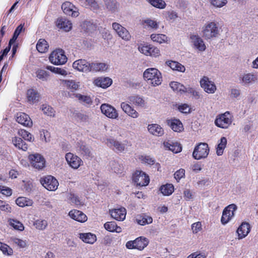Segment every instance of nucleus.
Here are the masks:
<instances>
[{
  "instance_id": "1a4fd4ad",
  "label": "nucleus",
  "mask_w": 258,
  "mask_h": 258,
  "mask_svg": "<svg viewBox=\"0 0 258 258\" xmlns=\"http://www.w3.org/2000/svg\"><path fill=\"white\" fill-rule=\"evenodd\" d=\"M133 180L137 184L141 186H146L149 184V176L144 172L137 170L133 175Z\"/></svg>"
},
{
  "instance_id": "423d86ee",
  "label": "nucleus",
  "mask_w": 258,
  "mask_h": 258,
  "mask_svg": "<svg viewBox=\"0 0 258 258\" xmlns=\"http://www.w3.org/2000/svg\"><path fill=\"white\" fill-rule=\"evenodd\" d=\"M40 181L41 184L47 190L50 191L55 190L58 187L57 180L52 176L48 175L41 178Z\"/></svg>"
},
{
  "instance_id": "473e14b6",
  "label": "nucleus",
  "mask_w": 258,
  "mask_h": 258,
  "mask_svg": "<svg viewBox=\"0 0 258 258\" xmlns=\"http://www.w3.org/2000/svg\"><path fill=\"white\" fill-rule=\"evenodd\" d=\"M138 224L141 225H145L152 223L153 219L147 215L142 214L138 215L136 219Z\"/></svg>"
},
{
  "instance_id": "6e6d98bb",
  "label": "nucleus",
  "mask_w": 258,
  "mask_h": 258,
  "mask_svg": "<svg viewBox=\"0 0 258 258\" xmlns=\"http://www.w3.org/2000/svg\"><path fill=\"white\" fill-rule=\"evenodd\" d=\"M0 250L4 254L11 255L13 253V250L7 244L0 242Z\"/></svg>"
},
{
  "instance_id": "09e8293b",
  "label": "nucleus",
  "mask_w": 258,
  "mask_h": 258,
  "mask_svg": "<svg viewBox=\"0 0 258 258\" xmlns=\"http://www.w3.org/2000/svg\"><path fill=\"white\" fill-rule=\"evenodd\" d=\"M170 86L173 91L180 92V93H183V92L186 91L185 90V87L177 82H171Z\"/></svg>"
},
{
  "instance_id": "0e129e2a",
  "label": "nucleus",
  "mask_w": 258,
  "mask_h": 258,
  "mask_svg": "<svg viewBox=\"0 0 258 258\" xmlns=\"http://www.w3.org/2000/svg\"><path fill=\"white\" fill-rule=\"evenodd\" d=\"M70 202L77 206L82 205V202L80 201L79 198L74 194H70L69 198Z\"/></svg>"
},
{
  "instance_id": "7c9ffc66",
  "label": "nucleus",
  "mask_w": 258,
  "mask_h": 258,
  "mask_svg": "<svg viewBox=\"0 0 258 258\" xmlns=\"http://www.w3.org/2000/svg\"><path fill=\"white\" fill-rule=\"evenodd\" d=\"M128 100L130 103L134 104L136 106L141 107H145L146 106V102L144 98L139 95L130 96Z\"/></svg>"
},
{
  "instance_id": "4d7b16f0",
  "label": "nucleus",
  "mask_w": 258,
  "mask_h": 258,
  "mask_svg": "<svg viewBox=\"0 0 258 258\" xmlns=\"http://www.w3.org/2000/svg\"><path fill=\"white\" fill-rule=\"evenodd\" d=\"M142 24L145 27H148L154 29H156L158 27V24L156 21L150 19L143 20Z\"/></svg>"
},
{
  "instance_id": "bb28decb",
  "label": "nucleus",
  "mask_w": 258,
  "mask_h": 258,
  "mask_svg": "<svg viewBox=\"0 0 258 258\" xmlns=\"http://www.w3.org/2000/svg\"><path fill=\"white\" fill-rule=\"evenodd\" d=\"M108 66L104 62H93L90 63V72H104L107 70Z\"/></svg>"
},
{
  "instance_id": "b1692460",
  "label": "nucleus",
  "mask_w": 258,
  "mask_h": 258,
  "mask_svg": "<svg viewBox=\"0 0 258 258\" xmlns=\"http://www.w3.org/2000/svg\"><path fill=\"white\" fill-rule=\"evenodd\" d=\"M167 123L174 132H181L183 131L184 128L182 123L179 119H168L167 120Z\"/></svg>"
},
{
  "instance_id": "de8ad7c7",
  "label": "nucleus",
  "mask_w": 258,
  "mask_h": 258,
  "mask_svg": "<svg viewBox=\"0 0 258 258\" xmlns=\"http://www.w3.org/2000/svg\"><path fill=\"white\" fill-rule=\"evenodd\" d=\"M36 77L42 81H47L49 77V73L41 69H38L36 72Z\"/></svg>"
},
{
  "instance_id": "864d4df0",
  "label": "nucleus",
  "mask_w": 258,
  "mask_h": 258,
  "mask_svg": "<svg viewBox=\"0 0 258 258\" xmlns=\"http://www.w3.org/2000/svg\"><path fill=\"white\" fill-rule=\"evenodd\" d=\"M18 135L22 137L25 140L32 142L34 140V138L29 132L25 130H20L18 131Z\"/></svg>"
},
{
  "instance_id": "393cba45",
  "label": "nucleus",
  "mask_w": 258,
  "mask_h": 258,
  "mask_svg": "<svg viewBox=\"0 0 258 258\" xmlns=\"http://www.w3.org/2000/svg\"><path fill=\"white\" fill-rule=\"evenodd\" d=\"M120 107L122 110L128 116L136 118L139 116L138 112L128 104L122 102L120 104Z\"/></svg>"
},
{
  "instance_id": "f03ea898",
  "label": "nucleus",
  "mask_w": 258,
  "mask_h": 258,
  "mask_svg": "<svg viewBox=\"0 0 258 258\" xmlns=\"http://www.w3.org/2000/svg\"><path fill=\"white\" fill-rule=\"evenodd\" d=\"M232 122V116L229 112L227 111L217 116L215 120V124L219 127L227 128L231 124Z\"/></svg>"
},
{
  "instance_id": "c9c22d12",
  "label": "nucleus",
  "mask_w": 258,
  "mask_h": 258,
  "mask_svg": "<svg viewBox=\"0 0 258 258\" xmlns=\"http://www.w3.org/2000/svg\"><path fill=\"white\" fill-rule=\"evenodd\" d=\"M75 96L78 98L79 102L82 103L84 105L90 106L93 103L92 99L89 96L76 94H75Z\"/></svg>"
},
{
  "instance_id": "e2e57ef3",
  "label": "nucleus",
  "mask_w": 258,
  "mask_h": 258,
  "mask_svg": "<svg viewBox=\"0 0 258 258\" xmlns=\"http://www.w3.org/2000/svg\"><path fill=\"white\" fill-rule=\"evenodd\" d=\"M210 4L215 7L221 8L227 4V0H209Z\"/></svg>"
},
{
  "instance_id": "79ce46f5",
  "label": "nucleus",
  "mask_w": 258,
  "mask_h": 258,
  "mask_svg": "<svg viewBox=\"0 0 258 258\" xmlns=\"http://www.w3.org/2000/svg\"><path fill=\"white\" fill-rule=\"evenodd\" d=\"M61 81L68 89L77 90L80 87L79 82H77L74 80H62Z\"/></svg>"
},
{
  "instance_id": "6ab92c4d",
  "label": "nucleus",
  "mask_w": 258,
  "mask_h": 258,
  "mask_svg": "<svg viewBox=\"0 0 258 258\" xmlns=\"http://www.w3.org/2000/svg\"><path fill=\"white\" fill-rule=\"evenodd\" d=\"M90 63L85 59H80L73 62V67L80 72H90Z\"/></svg>"
},
{
  "instance_id": "dca6fc26",
  "label": "nucleus",
  "mask_w": 258,
  "mask_h": 258,
  "mask_svg": "<svg viewBox=\"0 0 258 258\" xmlns=\"http://www.w3.org/2000/svg\"><path fill=\"white\" fill-rule=\"evenodd\" d=\"M190 40L191 45L195 48L200 51H205L206 46L203 39L198 35L193 34L190 36Z\"/></svg>"
},
{
  "instance_id": "8fccbe9b",
  "label": "nucleus",
  "mask_w": 258,
  "mask_h": 258,
  "mask_svg": "<svg viewBox=\"0 0 258 258\" xmlns=\"http://www.w3.org/2000/svg\"><path fill=\"white\" fill-rule=\"evenodd\" d=\"M46 69L50 71L52 73L62 75L63 76H66L68 75L67 72L63 69H61L60 68L54 67L51 66H47L46 67Z\"/></svg>"
},
{
  "instance_id": "052dcab7",
  "label": "nucleus",
  "mask_w": 258,
  "mask_h": 258,
  "mask_svg": "<svg viewBox=\"0 0 258 258\" xmlns=\"http://www.w3.org/2000/svg\"><path fill=\"white\" fill-rule=\"evenodd\" d=\"M47 222L45 220H37L34 223V225L39 230H44L47 226Z\"/></svg>"
},
{
  "instance_id": "20e7f679",
  "label": "nucleus",
  "mask_w": 258,
  "mask_h": 258,
  "mask_svg": "<svg viewBox=\"0 0 258 258\" xmlns=\"http://www.w3.org/2000/svg\"><path fill=\"white\" fill-rule=\"evenodd\" d=\"M209 153L208 145L205 143H201L195 147L192 156L196 160H200L206 158Z\"/></svg>"
},
{
  "instance_id": "e433bc0d",
  "label": "nucleus",
  "mask_w": 258,
  "mask_h": 258,
  "mask_svg": "<svg viewBox=\"0 0 258 258\" xmlns=\"http://www.w3.org/2000/svg\"><path fill=\"white\" fill-rule=\"evenodd\" d=\"M28 101L30 103H35L39 100V95L37 91L34 89H29L27 93Z\"/></svg>"
},
{
  "instance_id": "7ed1b4c3",
  "label": "nucleus",
  "mask_w": 258,
  "mask_h": 258,
  "mask_svg": "<svg viewBox=\"0 0 258 258\" xmlns=\"http://www.w3.org/2000/svg\"><path fill=\"white\" fill-rule=\"evenodd\" d=\"M49 59L53 64L61 65L67 62V57L62 49H57L50 54Z\"/></svg>"
},
{
  "instance_id": "c756f323",
  "label": "nucleus",
  "mask_w": 258,
  "mask_h": 258,
  "mask_svg": "<svg viewBox=\"0 0 258 258\" xmlns=\"http://www.w3.org/2000/svg\"><path fill=\"white\" fill-rule=\"evenodd\" d=\"M250 231V226L247 223H243L238 227L237 230V233L238 236V239L244 238Z\"/></svg>"
},
{
  "instance_id": "ea45409f",
  "label": "nucleus",
  "mask_w": 258,
  "mask_h": 258,
  "mask_svg": "<svg viewBox=\"0 0 258 258\" xmlns=\"http://www.w3.org/2000/svg\"><path fill=\"white\" fill-rule=\"evenodd\" d=\"M219 30L217 23L214 22H208L203 27V32H218Z\"/></svg>"
},
{
  "instance_id": "412c9836",
  "label": "nucleus",
  "mask_w": 258,
  "mask_h": 258,
  "mask_svg": "<svg viewBox=\"0 0 258 258\" xmlns=\"http://www.w3.org/2000/svg\"><path fill=\"white\" fill-rule=\"evenodd\" d=\"M109 213L113 219L118 221H123L125 218L126 211L125 208H120L110 210Z\"/></svg>"
},
{
  "instance_id": "774afa93",
  "label": "nucleus",
  "mask_w": 258,
  "mask_h": 258,
  "mask_svg": "<svg viewBox=\"0 0 258 258\" xmlns=\"http://www.w3.org/2000/svg\"><path fill=\"white\" fill-rule=\"evenodd\" d=\"M140 159L145 164L153 165L155 163V160L149 156H142Z\"/></svg>"
},
{
  "instance_id": "6e6552de",
  "label": "nucleus",
  "mask_w": 258,
  "mask_h": 258,
  "mask_svg": "<svg viewBox=\"0 0 258 258\" xmlns=\"http://www.w3.org/2000/svg\"><path fill=\"white\" fill-rule=\"evenodd\" d=\"M139 51L147 56L157 57L160 55L159 49L151 45L141 44L138 47Z\"/></svg>"
},
{
  "instance_id": "c85d7f7f",
  "label": "nucleus",
  "mask_w": 258,
  "mask_h": 258,
  "mask_svg": "<svg viewBox=\"0 0 258 258\" xmlns=\"http://www.w3.org/2000/svg\"><path fill=\"white\" fill-rule=\"evenodd\" d=\"M149 133L154 136L160 137L164 134V130L158 124H151L148 126Z\"/></svg>"
},
{
  "instance_id": "ddd939ff",
  "label": "nucleus",
  "mask_w": 258,
  "mask_h": 258,
  "mask_svg": "<svg viewBox=\"0 0 258 258\" xmlns=\"http://www.w3.org/2000/svg\"><path fill=\"white\" fill-rule=\"evenodd\" d=\"M101 112L106 116L111 119H116L118 116L116 109L108 104H103L100 106Z\"/></svg>"
},
{
  "instance_id": "a211bd4d",
  "label": "nucleus",
  "mask_w": 258,
  "mask_h": 258,
  "mask_svg": "<svg viewBox=\"0 0 258 258\" xmlns=\"http://www.w3.org/2000/svg\"><path fill=\"white\" fill-rule=\"evenodd\" d=\"M61 9L63 13L73 17H76L79 15V12L77 8H76L72 3L69 2H66L62 4Z\"/></svg>"
},
{
  "instance_id": "603ef678",
  "label": "nucleus",
  "mask_w": 258,
  "mask_h": 258,
  "mask_svg": "<svg viewBox=\"0 0 258 258\" xmlns=\"http://www.w3.org/2000/svg\"><path fill=\"white\" fill-rule=\"evenodd\" d=\"M11 241L19 247L24 248L27 247V242L26 240H23L17 237H12Z\"/></svg>"
},
{
  "instance_id": "cd10ccee",
  "label": "nucleus",
  "mask_w": 258,
  "mask_h": 258,
  "mask_svg": "<svg viewBox=\"0 0 258 258\" xmlns=\"http://www.w3.org/2000/svg\"><path fill=\"white\" fill-rule=\"evenodd\" d=\"M112 83V80L108 77L98 78L94 81V84L95 85L103 88H106L108 87L111 85Z\"/></svg>"
},
{
  "instance_id": "c03bdc74",
  "label": "nucleus",
  "mask_w": 258,
  "mask_h": 258,
  "mask_svg": "<svg viewBox=\"0 0 258 258\" xmlns=\"http://www.w3.org/2000/svg\"><path fill=\"white\" fill-rule=\"evenodd\" d=\"M9 225L14 228L15 230L22 231L24 230V226L20 221L14 219H10L8 220Z\"/></svg>"
},
{
  "instance_id": "58836bf2",
  "label": "nucleus",
  "mask_w": 258,
  "mask_h": 258,
  "mask_svg": "<svg viewBox=\"0 0 258 258\" xmlns=\"http://www.w3.org/2000/svg\"><path fill=\"white\" fill-rule=\"evenodd\" d=\"M80 238L85 242L93 244L96 240L95 235L91 233H81Z\"/></svg>"
},
{
  "instance_id": "49530a36",
  "label": "nucleus",
  "mask_w": 258,
  "mask_h": 258,
  "mask_svg": "<svg viewBox=\"0 0 258 258\" xmlns=\"http://www.w3.org/2000/svg\"><path fill=\"white\" fill-rule=\"evenodd\" d=\"M160 190L164 196H169L174 191V186L171 184H166L161 186Z\"/></svg>"
},
{
  "instance_id": "680f3d73",
  "label": "nucleus",
  "mask_w": 258,
  "mask_h": 258,
  "mask_svg": "<svg viewBox=\"0 0 258 258\" xmlns=\"http://www.w3.org/2000/svg\"><path fill=\"white\" fill-rule=\"evenodd\" d=\"M112 29L115 32H128L125 28L121 26L118 23H113L112 25Z\"/></svg>"
},
{
  "instance_id": "13d9d810",
  "label": "nucleus",
  "mask_w": 258,
  "mask_h": 258,
  "mask_svg": "<svg viewBox=\"0 0 258 258\" xmlns=\"http://www.w3.org/2000/svg\"><path fill=\"white\" fill-rule=\"evenodd\" d=\"M148 2L154 7L159 9H164L166 6V3L162 0H148Z\"/></svg>"
},
{
  "instance_id": "69168bd1",
  "label": "nucleus",
  "mask_w": 258,
  "mask_h": 258,
  "mask_svg": "<svg viewBox=\"0 0 258 258\" xmlns=\"http://www.w3.org/2000/svg\"><path fill=\"white\" fill-rule=\"evenodd\" d=\"M185 90L186 91L185 92H183V93L187 92L189 94H191L193 96H194L196 98V99H199L201 97L200 93L191 87H185Z\"/></svg>"
},
{
  "instance_id": "3c124183",
  "label": "nucleus",
  "mask_w": 258,
  "mask_h": 258,
  "mask_svg": "<svg viewBox=\"0 0 258 258\" xmlns=\"http://www.w3.org/2000/svg\"><path fill=\"white\" fill-rule=\"evenodd\" d=\"M111 169L116 173H120L123 169V167L122 165L120 164L118 162L112 161L110 163Z\"/></svg>"
},
{
  "instance_id": "37998d69",
  "label": "nucleus",
  "mask_w": 258,
  "mask_h": 258,
  "mask_svg": "<svg viewBox=\"0 0 258 258\" xmlns=\"http://www.w3.org/2000/svg\"><path fill=\"white\" fill-rule=\"evenodd\" d=\"M227 142V139L225 137H223L221 138L216 149V153L218 156H221L223 154L224 150L226 147Z\"/></svg>"
},
{
  "instance_id": "0eeeda50",
  "label": "nucleus",
  "mask_w": 258,
  "mask_h": 258,
  "mask_svg": "<svg viewBox=\"0 0 258 258\" xmlns=\"http://www.w3.org/2000/svg\"><path fill=\"white\" fill-rule=\"evenodd\" d=\"M237 206L235 204H231L226 207L223 211L221 221L225 225L228 223L234 216Z\"/></svg>"
},
{
  "instance_id": "5fc2aeb1",
  "label": "nucleus",
  "mask_w": 258,
  "mask_h": 258,
  "mask_svg": "<svg viewBox=\"0 0 258 258\" xmlns=\"http://www.w3.org/2000/svg\"><path fill=\"white\" fill-rule=\"evenodd\" d=\"M41 110L44 114L49 116H54L55 111L51 106L47 104H43L41 107Z\"/></svg>"
},
{
  "instance_id": "a878e982",
  "label": "nucleus",
  "mask_w": 258,
  "mask_h": 258,
  "mask_svg": "<svg viewBox=\"0 0 258 258\" xmlns=\"http://www.w3.org/2000/svg\"><path fill=\"white\" fill-rule=\"evenodd\" d=\"M257 79V76L253 73L244 74L240 78V83L244 85L255 82Z\"/></svg>"
},
{
  "instance_id": "4468645a",
  "label": "nucleus",
  "mask_w": 258,
  "mask_h": 258,
  "mask_svg": "<svg viewBox=\"0 0 258 258\" xmlns=\"http://www.w3.org/2000/svg\"><path fill=\"white\" fill-rule=\"evenodd\" d=\"M76 151L78 153L83 155L87 159L93 157L90 147L82 141L77 143Z\"/></svg>"
},
{
  "instance_id": "2f4dec72",
  "label": "nucleus",
  "mask_w": 258,
  "mask_h": 258,
  "mask_svg": "<svg viewBox=\"0 0 258 258\" xmlns=\"http://www.w3.org/2000/svg\"><path fill=\"white\" fill-rule=\"evenodd\" d=\"M164 145L165 147L175 153H179L182 150L181 145L177 142L172 143L169 141L165 142L164 143Z\"/></svg>"
},
{
  "instance_id": "2eb2a0df",
  "label": "nucleus",
  "mask_w": 258,
  "mask_h": 258,
  "mask_svg": "<svg viewBox=\"0 0 258 258\" xmlns=\"http://www.w3.org/2000/svg\"><path fill=\"white\" fill-rule=\"evenodd\" d=\"M65 157L68 164L75 169H78L83 163L80 158L71 153H67Z\"/></svg>"
},
{
  "instance_id": "9b49d317",
  "label": "nucleus",
  "mask_w": 258,
  "mask_h": 258,
  "mask_svg": "<svg viewBox=\"0 0 258 258\" xmlns=\"http://www.w3.org/2000/svg\"><path fill=\"white\" fill-rule=\"evenodd\" d=\"M32 166L37 169H42L45 166V161L43 157L39 154H34L29 156Z\"/></svg>"
},
{
  "instance_id": "4c0bfd02",
  "label": "nucleus",
  "mask_w": 258,
  "mask_h": 258,
  "mask_svg": "<svg viewBox=\"0 0 258 258\" xmlns=\"http://www.w3.org/2000/svg\"><path fill=\"white\" fill-rule=\"evenodd\" d=\"M14 145L19 149L26 151L28 149L27 145L20 138L15 137L12 140Z\"/></svg>"
},
{
  "instance_id": "f257e3e1",
  "label": "nucleus",
  "mask_w": 258,
  "mask_h": 258,
  "mask_svg": "<svg viewBox=\"0 0 258 258\" xmlns=\"http://www.w3.org/2000/svg\"><path fill=\"white\" fill-rule=\"evenodd\" d=\"M143 77L148 84L153 87L160 85L162 82L161 73L156 68L146 69L143 73Z\"/></svg>"
},
{
  "instance_id": "a18cd8bd",
  "label": "nucleus",
  "mask_w": 258,
  "mask_h": 258,
  "mask_svg": "<svg viewBox=\"0 0 258 258\" xmlns=\"http://www.w3.org/2000/svg\"><path fill=\"white\" fill-rule=\"evenodd\" d=\"M48 47V45L45 39H40L36 45L37 50L40 53L45 52Z\"/></svg>"
},
{
  "instance_id": "338daca9",
  "label": "nucleus",
  "mask_w": 258,
  "mask_h": 258,
  "mask_svg": "<svg viewBox=\"0 0 258 258\" xmlns=\"http://www.w3.org/2000/svg\"><path fill=\"white\" fill-rule=\"evenodd\" d=\"M185 175V170L183 169H180L176 171L174 174V178L177 180V181H179L180 179L183 178Z\"/></svg>"
},
{
  "instance_id": "72a5a7b5",
  "label": "nucleus",
  "mask_w": 258,
  "mask_h": 258,
  "mask_svg": "<svg viewBox=\"0 0 258 258\" xmlns=\"http://www.w3.org/2000/svg\"><path fill=\"white\" fill-rule=\"evenodd\" d=\"M150 37L154 42L159 43L167 42L169 41L168 37L162 33H152Z\"/></svg>"
},
{
  "instance_id": "39448f33",
  "label": "nucleus",
  "mask_w": 258,
  "mask_h": 258,
  "mask_svg": "<svg viewBox=\"0 0 258 258\" xmlns=\"http://www.w3.org/2000/svg\"><path fill=\"white\" fill-rule=\"evenodd\" d=\"M148 243L149 240L147 238L139 237L133 241H127L125 246L128 249H137L142 250L148 245Z\"/></svg>"
},
{
  "instance_id": "aec40b11",
  "label": "nucleus",
  "mask_w": 258,
  "mask_h": 258,
  "mask_svg": "<svg viewBox=\"0 0 258 258\" xmlns=\"http://www.w3.org/2000/svg\"><path fill=\"white\" fill-rule=\"evenodd\" d=\"M16 117V121L19 123L27 127L32 126V121L28 114L23 112H18L17 113Z\"/></svg>"
},
{
  "instance_id": "f3484780",
  "label": "nucleus",
  "mask_w": 258,
  "mask_h": 258,
  "mask_svg": "<svg viewBox=\"0 0 258 258\" xmlns=\"http://www.w3.org/2000/svg\"><path fill=\"white\" fill-rule=\"evenodd\" d=\"M55 23L58 28L66 32L71 31L73 26L71 21L63 17L57 18Z\"/></svg>"
},
{
  "instance_id": "a19ab883",
  "label": "nucleus",
  "mask_w": 258,
  "mask_h": 258,
  "mask_svg": "<svg viewBox=\"0 0 258 258\" xmlns=\"http://www.w3.org/2000/svg\"><path fill=\"white\" fill-rule=\"evenodd\" d=\"M16 204L21 207L31 206L33 204L32 200L26 197H19L16 200Z\"/></svg>"
},
{
  "instance_id": "f8f14e48",
  "label": "nucleus",
  "mask_w": 258,
  "mask_h": 258,
  "mask_svg": "<svg viewBox=\"0 0 258 258\" xmlns=\"http://www.w3.org/2000/svg\"><path fill=\"white\" fill-rule=\"evenodd\" d=\"M126 142L124 141L122 143L113 138H108L106 140L105 144L114 151L122 152L126 149Z\"/></svg>"
},
{
  "instance_id": "bf43d9fd",
  "label": "nucleus",
  "mask_w": 258,
  "mask_h": 258,
  "mask_svg": "<svg viewBox=\"0 0 258 258\" xmlns=\"http://www.w3.org/2000/svg\"><path fill=\"white\" fill-rule=\"evenodd\" d=\"M106 8L110 11H114L117 7V3L115 0H104Z\"/></svg>"
},
{
  "instance_id": "9d476101",
  "label": "nucleus",
  "mask_w": 258,
  "mask_h": 258,
  "mask_svg": "<svg viewBox=\"0 0 258 258\" xmlns=\"http://www.w3.org/2000/svg\"><path fill=\"white\" fill-rule=\"evenodd\" d=\"M201 87L207 93L213 94L216 90L217 87L213 81L206 76L203 77L200 81Z\"/></svg>"
},
{
  "instance_id": "f704fd0d",
  "label": "nucleus",
  "mask_w": 258,
  "mask_h": 258,
  "mask_svg": "<svg viewBox=\"0 0 258 258\" xmlns=\"http://www.w3.org/2000/svg\"><path fill=\"white\" fill-rule=\"evenodd\" d=\"M166 64L173 70L180 72H184L185 71V67L178 62L168 60L166 61Z\"/></svg>"
},
{
  "instance_id": "4be33fe9",
  "label": "nucleus",
  "mask_w": 258,
  "mask_h": 258,
  "mask_svg": "<svg viewBox=\"0 0 258 258\" xmlns=\"http://www.w3.org/2000/svg\"><path fill=\"white\" fill-rule=\"evenodd\" d=\"M81 30L84 32H93L96 31H100L99 27L93 22L85 21L80 25Z\"/></svg>"
},
{
  "instance_id": "5701e85b",
  "label": "nucleus",
  "mask_w": 258,
  "mask_h": 258,
  "mask_svg": "<svg viewBox=\"0 0 258 258\" xmlns=\"http://www.w3.org/2000/svg\"><path fill=\"white\" fill-rule=\"evenodd\" d=\"M69 216L72 219L80 222H85L87 220L86 215L77 210H72L70 211Z\"/></svg>"
}]
</instances>
